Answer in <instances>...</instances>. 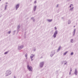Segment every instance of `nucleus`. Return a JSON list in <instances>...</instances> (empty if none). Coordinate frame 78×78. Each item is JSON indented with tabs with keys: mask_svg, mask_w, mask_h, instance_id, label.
I'll use <instances>...</instances> for the list:
<instances>
[{
	"mask_svg": "<svg viewBox=\"0 0 78 78\" xmlns=\"http://www.w3.org/2000/svg\"><path fill=\"white\" fill-rule=\"evenodd\" d=\"M68 52V51H67L64 54V55H66V54H67V53Z\"/></svg>",
	"mask_w": 78,
	"mask_h": 78,
	"instance_id": "6e6552de",
	"label": "nucleus"
},
{
	"mask_svg": "<svg viewBox=\"0 0 78 78\" xmlns=\"http://www.w3.org/2000/svg\"><path fill=\"white\" fill-rule=\"evenodd\" d=\"M55 30H56L57 29V28H56V27H55Z\"/></svg>",
	"mask_w": 78,
	"mask_h": 78,
	"instance_id": "6ab92c4d",
	"label": "nucleus"
},
{
	"mask_svg": "<svg viewBox=\"0 0 78 78\" xmlns=\"http://www.w3.org/2000/svg\"><path fill=\"white\" fill-rule=\"evenodd\" d=\"M70 23H71V22H70V21H69L68 22V24H70Z\"/></svg>",
	"mask_w": 78,
	"mask_h": 78,
	"instance_id": "9b49d317",
	"label": "nucleus"
},
{
	"mask_svg": "<svg viewBox=\"0 0 78 78\" xmlns=\"http://www.w3.org/2000/svg\"><path fill=\"white\" fill-rule=\"evenodd\" d=\"M71 42H73V40H71Z\"/></svg>",
	"mask_w": 78,
	"mask_h": 78,
	"instance_id": "a211bd4d",
	"label": "nucleus"
},
{
	"mask_svg": "<svg viewBox=\"0 0 78 78\" xmlns=\"http://www.w3.org/2000/svg\"><path fill=\"white\" fill-rule=\"evenodd\" d=\"M74 27H75V26H74Z\"/></svg>",
	"mask_w": 78,
	"mask_h": 78,
	"instance_id": "b1692460",
	"label": "nucleus"
},
{
	"mask_svg": "<svg viewBox=\"0 0 78 78\" xmlns=\"http://www.w3.org/2000/svg\"><path fill=\"white\" fill-rule=\"evenodd\" d=\"M19 4L17 5H16V9H17L19 8Z\"/></svg>",
	"mask_w": 78,
	"mask_h": 78,
	"instance_id": "20e7f679",
	"label": "nucleus"
},
{
	"mask_svg": "<svg viewBox=\"0 0 78 78\" xmlns=\"http://www.w3.org/2000/svg\"><path fill=\"white\" fill-rule=\"evenodd\" d=\"M36 6H35L34 7V10H36Z\"/></svg>",
	"mask_w": 78,
	"mask_h": 78,
	"instance_id": "1a4fd4ad",
	"label": "nucleus"
},
{
	"mask_svg": "<svg viewBox=\"0 0 78 78\" xmlns=\"http://www.w3.org/2000/svg\"><path fill=\"white\" fill-rule=\"evenodd\" d=\"M7 53H8V52H5V55H6V54H7Z\"/></svg>",
	"mask_w": 78,
	"mask_h": 78,
	"instance_id": "4468645a",
	"label": "nucleus"
},
{
	"mask_svg": "<svg viewBox=\"0 0 78 78\" xmlns=\"http://www.w3.org/2000/svg\"><path fill=\"white\" fill-rule=\"evenodd\" d=\"M73 55V53L72 52L71 54V55Z\"/></svg>",
	"mask_w": 78,
	"mask_h": 78,
	"instance_id": "dca6fc26",
	"label": "nucleus"
},
{
	"mask_svg": "<svg viewBox=\"0 0 78 78\" xmlns=\"http://www.w3.org/2000/svg\"><path fill=\"white\" fill-rule=\"evenodd\" d=\"M48 21L49 22H51V21H52V20H48Z\"/></svg>",
	"mask_w": 78,
	"mask_h": 78,
	"instance_id": "0eeeda50",
	"label": "nucleus"
},
{
	"mask_svg": "<svg viewBox=\"0 0 78 78\" xmlns=\"http://www.w3.org/2000/svg\"><path fill=\"white\" fill-rule=\"evenodd\" d=\"M28 56V54H26L25 55V57H27V56Z\"/></svg>",
	"mask_w": 78,
	"mask_h": 78,
	"instance_id": "9d476101",
	"label": "nucleus"
},
{
	"mask_svg": "<svg viewBox=\"0 0 78 78\" xmlns=\"http://www.w3.org/2000/svg\"><path fill=\"white\" fill-rule=\"evenodd\" d=\"M8 75H10L11 73V71H8Z\"/></svg>",
	"mask_w": 78,
	"mask_h": 78,
	"instance_id": "7ed1b4c3",
	"label": "nucleus"
},
{
	"mask_svg": "<svg viewBox=\"0 0 78 78\" xmlns=\"http://www.w3.org/2000/svg\"><path fill=\"white\" fill-rule=\"evenodd\" d=\"M11 33V31H9L8 32L9 34H10Z\"/></svg>",
	"mask_w": 78,
	"mask_h": 78,
	"instance_id": "f3484780",
	"label": "nucleus"
},
{
	"mask_svg": "<svg viewBox=\"0 0 78 78\" xmlns=\"http://www.w3.org/2000/svg\"><path fill=\"white\" fill-rule=\"evenodd\" d=\"M43 66V65H42V66Z\"/></svg>",
	"mask_w": 78,
	"mask_h": 78,
	"instance_id": "5701e85b",
	"label": "nucleus"
},
{
	"mask_svg": "<svg viewBox=\"0 0 78 78\" xmlns=\"http://www.w3.org/2000/svg\"><path fill=\"white\" fill-rule=\"evenodd\" d=\"M33 56H34V55H33L32 54L31 56H30L31 58L32 59L33 58Z\"/></svg>",
	"mask_w": 78,
	"mask_h": 78,
	"instance_id": "423d86ee",
	"label": "nucleus"
},
{
	"mask_svg": "<svg viewBox=\"0 0 78 78\" xmlns=\"http://www.w3.org/2000/svg\"><path fill=\"white\" fill-rule=\"evenodd\" d=\"M57 33H58V31H56L54 35V37H56V34H57Z\"/></svg>",
	"mask_w": 78,
	"mask_h": 78,
	"instance_id": "f03ea898",
	"label": "nucleus"
},
{
	"mask_svg": "<svg viewBox=\"0 0 78 78\" xmlns=\"http://www.w3.org/2000/svg\"><path fill=\"white\" fill-rule=\"evenodd\" d=\"M73 8H71V9H70V10H73Z\"/></svg>",
	"mask_w": 78,
	"mask_h": 78,
	"instance_id": "2eb2a0df",
	"label": "nucleus"
},
{
	"mask_svg": "<svg viewBox=\"0 0 78 78\" xmlns=\"http://www.w3.org/2000/svg\"><path fill=\"white\" fill-rule=\"evenodd\" d=\"M70 72H72V69H71L70 70Z\"/></svg>",
	"mask_w": 78,
	"mask_h": 78,
	"instance_id": "412c9836",
	"label": "nucleus"
},
{
	"mask_svg": "<svg viewBox=\"0 0 78 78\" xmlns=\"http://www.w3.org/2000/svg\"><path fill=\"white\" fill-rule=\"evenodd\" d=\"M34 3H36V1L34 2Z\"/></svg>",
	"mask_w": 78,
	"mask_h": 78,
	"instance_id": "aec40b11",
	"label": "nucleus"
},
{
	"mask_svg": "<svg viewBox=\"0 0 78 78\" xmlns=\"http://www.w3.org/2000/svg\"><path fill=\"white\" fill-rule=\"evenodd\" d=\"M27 67L29 71H32L33 70V68H32V67L31 66H30L29 65H27Z\"/></svg>",
	"mask_w": 78,
	"mask_h": 78,
	"instance_id": "f257e3e1",
	"label": "nucleus"
},
{
	"mask_svg": "<svg viewBox=\"0 0 78 78\" xmlns=\"http://www.w3.org/2000/svg\"><path fill=\"white\" fill-rule=\"evenodd\" d=\"M75 75H77V71H76V69L75 71Z\"/></svg>",
	"mask_w": 78,
	"mask_h": 78,
	"instance_id": "39448f33",
	"label": "nucleus"
},
{
	"mask_svg": "<svg viewBox=\"0 0 78 78\" xmlns=\"http://www.w3.org/2000/svg\"><path fill=\"white\" fill-rule=\"evenodd\" d=\"M71 74V73H69V75H70Z\"/></svg>",
	"mask_w": 78,
	"mask_h": 78,
	"instance_id": "4be33fe9",
	"label": "nucleus"
},
{
	"mask_svg": "<svg viewBox=\"0 0 78 78\" xmlns=\"http://www.w3.org/2000/svg\"><path fill=\"white\" fill-rule=\"evenodd\" d=\"M60 49H61V47H60L58 48V51H59L60 50Z\"/></svg>",
	"mask_w": 78,
	"mask_h": 78,
	"instance_id": "f8f14e48",
	"label": "nucleus"
},
{
	"mask_svg": "<svg viewBox=\"0 0 78 78\" xmlns=\"http://www.w3.org/2000/svg\"><path fill=\"white\" fill-rule=\"evenodd\" d=\"M73 5H72V4H71V5H70V8H71V6H73Z\"/></svg>",
	"mask_w": 78,
	"mask_h": 78,
	"instance_id": "ddd939ff",
	"label": "nucleus"
}]
</instances>
